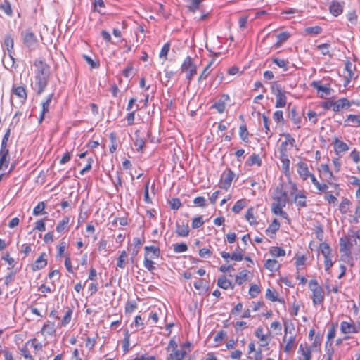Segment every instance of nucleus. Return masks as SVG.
Segmentation results:
<instances>
[{
    "label": "nucleus",
    "mask_w": 360,
    "mask_h": 360,
    "mask_svg": "<svg viewBox=\"0 0 360 360\" xmlns=\"http://www.w3.org/2000/svg\"><path fill=\"white\" fill-rule=\"evenodd\" d=\"M53 96V94H49L46 97V100L44 102H42V103H41L42 110H41V114L39 116V122H42V120L44 119L45 114L49 112V108H50V104L52 101Z\"/></svg>",
    "instance_id": "16"
},
{
    "label": "nucleus",
    "mask_w": 360,
    "mask_h": 360,
    "mask_svg": "<svg viewBox=\"0 0 360 360\" xmlns=\"http://www.w3.org/2000/svg\"><path fill=\"white\" fill-rule=\"evenodd\" d=\"M270 254L275 257H282L285 255V251L279 247H272L270 249Z\"/></svg>",
    "instance_id": "41"
},
{
    "label": "nucleus",
    "mask_w": 360,
    "mask_h": 360,
    "mask_svg": "<svg viewBox=\"0 0 360 360\" xmlns=\"http://www.w3.org/2000/svg\"><path fill=\"white\" fill-rule=\"evenodd\" d=\"M346 17H347V19L348 20V21H349L351 24H352V25H356V24L358 17H357V15H356V11H349V12L346 15Z\"/></svg>",
    "instance_id": "56"
},
{
    "label": "nucleus",
    "mask_w": 360,
    "mask_h": 360,
    "mask_svg": "<svg viewBox=\"0 0 360 360\" xmlns=\"http://www.w3.org/2000/svg\"><path fill=\"white\" fill-rule=\"evenodd\" d=\"M295 347V336L290 335L286 340V344L284 347V352L290 353Z\"/></svg>",
    "instance_id": "31"
},
{
    "label": "nucleus",
    "mask_w": 360,
    "mask_h": 360,
    "mask_svg": "<svg viewBox=\"0 0 360 360\" xmlns=\"http://www.w3.org/2000/svg\"><path fill=\"white\" fill-rule=\"evenodd\" d=\"M12 92L16 95L24 103L27 97V91L24 86H15L12 88Z\"/></svg>",
    "instance_id": "22"
},
{
    "label": "nucleus",
    "mask_w": 360,
    "mask_h": 360,
    "mask_svg": "<svg viewBox=\"0 0 360 360\" xmlns=\"http://www.w3.org/2000/svg\"><path fill=\"white\" fill-rule=\"evenodd\" d=\"M291 120L292 122L297 125V127L300 128L301 117L297 115L296 110L292 109L291 111Z\"/></svg>",
    "instance_id": "50"
},
{
    "label": "nucleus",
    "mask_w": 360,
    "mask_h": 360,
    "mask_svg": "<svg viewBox=\"0 0 360 360\" xmlns=\"http://www.w3.org/2000/svg\"><path fill=\"white\" fill-rule=\"evenodd\" d=\"M212 108L216 109L218 112L222 113L225 110L226 105H225L224 101H219L214 103L212 105Z\"/></svg>",
    "instance_id": "54"
},
{
    "label": "nucleus",
    "mask_w": 360,
    "mask_h": 360,
    "mask_svg": "<svg viewBox=\"0 0 360 360\" xmlns=\"http://www.w3.org/2000/svg\"><path fill=\"white\" fill-rule=\"evenodd\" d=\"M144 250L146 251V255L150 259H157L160 257V248L153 245L145 246Z\"/></svg>",
    "instance_id": "18"
},
{
    "label": "nucleus",
    "mask_w": 360,
    "mask_h": 360,
    "mask_svg": "<svg viewBox=\"0 0 360 360\" xmlns=\"http://www.w3.org/2000/svg\"><path fill=\"white\" fill-rule=\"evenodd\" d=\"M320 249H321V253L324 257H326V256H330L331 249L328 243H321Z\"/></svg>",
    "instance_id": "47"
},
{
    "label": "nucleus",
    "mask_w": 360,
    "mask_h": 360,
    "mask_svg": "<svg viewBox=\"0 0 360 360\" xmlns=\"http://www.w3.org/2000/svg\"><path fill=\"white\" fill-rule=\"evenodd\" d=\"M189 3L188 9L190 11L195 12L200 6V3L202 0H186Z\"/></svg>",
    "instance_id": "43"
},
{
    "label": "nucleus",
    "mask_w": 360,
    "mask_h": 360,
    "mask_svg": "<svg viewBox=\"0 0 360 360\" xmlns=\"http://www.w3.org/2000/svg\"><path fill=\"white\" fill-rule=\"evenodd\" d=\"M351 202L347 198H344L340 205H339V210L342 214H347L349 211V205Z\"/></svg>",
    "instance_id": "37"
},
{
    "label": "nucleus",
    "mask_w": 360,
    "mask_h": 360,
    "mask_svg": "<svg viewBox=\"0 0 360 360\" xmlns=\"http://www.w3.org/2000/svg\"><path fill=\"white\" fill-rule=\"evenodd\" d=\"M213 63V60L211 61L205 68V69L203 70L202 72L201 73V75H200V77H198V82H201L202 80L203 79H205L208 75H210V71H209V69L210 68L212 64Z\"/></svg>",
    "instance_id": "58"
},
{
    "label": "nucleus",
    "mask_w": 360,
    "mask_h": 360,
    "mask_svg": "<svg viewBox=\"0 0 360 360\" xmlns=\"http://www.w3.org/2000/svg\"><path fill=\"white\" fill-rule=\"evenodd\" d=\"M173 249L175 253H181L187 251L188 246L184 243H176L173 245Z\"/></svg>",
    "instance_id": "44"
},
{
    "label": "nucleus",
    "mask_w": 360,
    "mask_h": 360,
    "mask_svg": "<svg viewBox=\"0 0 360 360\" xmlns=\"http://www.w3.org/2000/svg\"><path fill=\"white\" fill-rule=\"evenodd\" d=\"M271 92L273 94L276 96V108H283L286 105V96H285V91H284L281 84H279L278 82H275L272 84L271 87Z\"/></svg>",
    "instance_id": "4"
},
{
    "label": "nucleus",
    "mask_w": 360,
    "mask_h": 360,
    "mask_svg": "<svg viewBox=\"0 0 360 360\" xmlns=\"http://www.w3.org/2000/svg\"><path fill=\"white\" fill-rule=\"evenodd\" d=\"M46 205L44 202H39L33 209V214L34 216H39L41 214L44 210Z\"/></svg>",
    "instance_id": "55"
},
{
    "label": "nucleus",
    "mask_w": 360,
    "mask_h": 360,
    "mask_svg": "<svg viewBox=\"0 0 360 360\" xmlns=\"http://www.w3.org/2000/svg\"><path fill=\"white\" fill-rule=\"evenodd\" d=\"M345 70L347 72V77L352 79L354 77L355 65L350 61L347 60L345 63Z\"/></svg>",
    "instance_id": "36"
},
{
    "label": "nucleus",
    "mask_w": 360,
    "mask_h": 360,
    "mask_svg": "<svg viewBox=\"0 0 360 360\" xmlns=\"http://www.w3.org/2000/svg\"><path fill=\"white\" fill-rule=\"evenodd\" d=\"M42 334L52 335L56 333L55 325L53 323L48 322L45 323L41 328Z\"/></svg>",
    "instance_id": "32"
},
{
    "label": "nucleus",
    "mask_w": 360,
    "mask_h": 360,
    "mask_svg": "<svg viewBox=\"0 0 360 360\" xmlns=\"http://www.w3.org/2000/svg\"><path fill=\"white\" fill-rule=\"evenodd\" d=\"M324 300V293L322 288L314 289L312 292V302L314 305L321 304Z\"/></svg>",
    "instance_id": "14"
},
{
    "label": "nucleus",
    "mask_w": 360,
    "mask_h": 360,
    "mask_svg": "<svg viewBox=\"0 0 360 360\" xmlns=\"http://www.w3.org/2000/svg\"><path fill=\"white\" fill-rule=\"evenodd\" d=\"M0 9L8 16L13 15L11 5L8 0H0Z\"/></svg>",
    "instance_id": "26"
},
{
    "label": "nucleus",
    "mask_w": 360,
    "mask_h": 360,
    "mask_svg": "<svg viewBox=\"0 0 360 360\" xmlns=\"http://www.w3.org/2000/svg\"><path fill=\"white\" fill-rule=\"evenodd\" d=\"M273 63L276 64L278 67L283 68V70L285 71H287L288 69V62L284 59L276 58L273 59Z\"/></svg>",
    "instance_id": "42"
},
{
    "label": "nucleus",
    "mask_w": 360,
    "mask_h": 360,
    "mask_svg": "<svg viewBox=\"0 0 360 360\" xmlns=\"http://www.w3.org/2000/svg\"><path fill=\"white\" fill-rule=\"evenodd\" d=\"M282 110H276L274 112L273 118L276 123H283L284 118Z\"/></svg>",
    "instance_id": "59"
},
{
    "label": "nucleus",
    "mask_w": 360,
    "mask_h": 360,
    "mask_svg": "<svg viewBox=\"0 0 360 360\" xmlns=\"http://www.w3.org/2000/svg\"><path fill=\"white\" fill-rule=\"evenodd\" d=\"M217 285L224 290L229 288L233 289L234 286L232 285L231 282L226 278L224 276H221L217 280Z\"/></svg>",
    "instance_id": "25"
},
{
    "label": "nucleus",
    "mask_w": 360,
    "mask_h": 360,
    "mask_svg": "<svg viewBox=\"0 0 360 360\" xmlns=\"http://www.w3.org/2000/svg\"><path fill=\"white\" fill-rule=\"evenodd\" d=\"M143 266L149 271H152L155 269L154 262L152 261L150 258H148V257L147 256H145L144 257Z\"/></svg>",
    "instance_id": "52"
},
{
    "label": "nucleus",
    "mask_w": 360,
    "mask_h": 360,
    "mask_svg": "<svg viewBox=\"0 0 360 360\" xmlns=\"http://www.w3.org/2000/svg\"><path fill=\"white\" fill-rule=\"evenodd\" d=\"M345 127H360V115L349 114L344 122Z\"/></svg>",
    "instance_id": "11"
},
{
    "label": "nucleus",
    "mask_w": 360,
    "mask_h": 360,
    "mask_svg": "<svg viewBox=\"0 0 360 360\" xmlns=\"http://www.w3.org/2000/svg\"><path fill=\"white\" fill-rule=\"evenodd\" d=\"M353 103L354 102L349 101L346 98H340L335 101H333V111L335 112H338L341 110L349 109Z\"/></svg>",
    "instance_id": "7"
},
{
    "label": "nucleus",
    "mask_w": 360,
    "mask_h": 360,
    "mask_svg": "<svg viewBox=\"0 0 360 360\" xmlns=\"http://www.w3.org/2000/svg\"><path fill=\"white\" fill-rule=\"evenodd\" d=\"M36 68L34 71V86L37 94H41L45 90L50 75V66L44 60L36 59L33 63Z\"/></svg>",
    "instance_id": "1"
},
{
    "label": "nucleus",
    "mask_w": 360,
    "mask_h": 360,
    "mask_svg": "<svg viewBox=\"0 0 360 360\" xmlns=\"http://www.w3.org/2000/svg\"><path fill=\"white\" fill-rule=\"evenodd\" d=\"M70 222V217L65 216L63 219L57 224L56 230L58 233H62L68 226Z\"/></svg>",
    "instance_id": "34"
},
{
    "label": "nucleus",
    "mask_w": 360,
    "mask_h": 360,
    "mask_svg": "<svg viewBox=\"0 0 360 360\" xmlns=\"http://www.w3.org/2000/svg\"><path fill=\"white\" fill-rule=\"evenodd\" d=\"M260 292V289L259 286L256 284H252L250 285L249 289V294L251 297H256Z\"/></svg>",
    "instance_id": "60"
},
{
    "label": "nucleus",
    "mask_w": 360,
    "mask_h": 360,
    "mask_svg": "<svg viewBox=\"0 0 360 360\" xmlns=\"http://www.w3.org/2000/svg\"><path fill=\"white\" fill-rule=\"evenodd\" d=\"M132 360H157L154 356H148L146 354L137 355Z\"/></svg>",
    "instance_id": "64"
},
{
    "label": "nucleus",
    "mask_w": 360,
    "mask_h": 360,
    "mask_svg": "<svg viewBox=\"0 0 360 360\" xmlns=\"http://www.w3.org/2000/svg\"><path fill=\"white\" fill-rule=\"evenodd\" d=\"M306 198V195L302 191H299L295 195L294 201L299 210L307 207Z\"/></svg>",
    "instance_id": "19"
},
{
    "label": "nucleus",
    "mask_w": 360,
    "mask_h": 360,
    "mask_svg": "<svg viewBox=\"0 0 360 360\" xmlns=\"http://www.w3.org/2000/svg\"><path fill=\"white\" fill-rule=\"evenodd\" d=\"M333 145L334 150L337 155H340V153H345L349 150L348 145L338 138L335 139Z\"/></svg>",
    "instance_id": "13"
},
{
    "label": "nucleus",
    "mask_w": 360,
    "mask_h": 360,
    "mask_svg": "<svg viewBox=\"0 0 360 360\" xmlns=\"http://www.w3.org/2000/svg\"><path fill=\"white\" fill-rule=\"evenodd\" d=\"M46 253H41L32 265V270H39L47 264V259L45 258Z\"/></svg>",
    "instance_id": "21"
},
{
    "label": "nucleus",
    "mask_w": 360,
    "mask_h": 360,
    "mask_svg": "<svg viewBox=\"0 0 360 360\" xmlns=\"http://www.w3.org/2000/svg\"><path fill=\"white\" fill-rule=\"evenodd\" d=\"M273 199L274 202L272 203L286 205L288 202L287 192L282 188H277Z\"/></svg>",
    "instance_id": "9"
},
{
    "label": "nucleus",
    "mask_w": 360,
    "mask_h": 360,
    "mask_svg": "<svg viewBox=\"0 0 360 360\" xmlns=\"http://www.w3.org/2000/svg\"><path fill=\"white\" fill-rule=\"evenodd\" d=\"M264 266L270 271L275 272L279 269L280 264L276 259H269L266 261Z\"/></svg>",
    "instance_id": "27"
},
{
    "label": "nucleus",
    "mask_w": 360,
    "mask_h": 360,
    "mask_svg": "<svg viewBox=\"0 0 360 360\" xmlns=\"http://www.w3.org/2000/svg\"><path fill=\"white\" fill-rule=\"evenodd\" d=\"M204 224V221L202 216L195 217L192 221V228L198 229L202 226Z\"/></svg>",
    "instance_id": "57"
},
{
    "label": "nucleus",
    "mask_w": 360,
    "mask_h": 360,
    "mask_svg": "<svg viewBox=\"0 0 360 360\" xmlns=\"http://www.w3.org/2000/svg\"><path fill=\"white\" fill-rule=\"evenodd\" d=\"M176 233L179 236L186 237L189 233V229L187 224H176Z\"/></svg>",
    "instance_id": "29"
},
{
    "label": "nucleus",
    "mask_w": 360,
    "mask_h": 360,
    "mask_svg": "<svg viewBox=\"0 0 360 360\" xmlns=\"http://www.w3.org/2000/svg\"><path fill=\"white\" fill-rule=\"evenodd\" d=\"M249 271L247 270L241 271L236 276V282L238 285H242L244 282L248 280V275Z\"/></svg>",
    "instance_id": "38"
},
{
    "label": "nucleus",
    "mask_w": 360,
    "mask_h": 360,
    "mask_svg": "<svg viewBox=\"0 0 360 360\" xmlns=\"http://www.w3.org/2000/svg\"><path fill=\"white\" fill-rule=\"evenodd\" d=\"M187 354V351L185 349H172L169 354V360H182Z\"/></svg>",
    "instance_id": "23"
},
{
    "label": "nucleus",
    "mask_w": 360,
    "mask_h": 360,
    "mask_svg": "<svg viewBox=\"0 0 360 360\" xmlns=\"http://www.w3.org/2000/svg\"><path fill=\"white\" fill-rule=\"evenodd\" d=\"M255 335L259 340L260 347H265L269 345V339L266 335L264 334V330L262 327L257 328Z\"/></svg>",
    "instance_id": "12"
},
{
    "label": "nucleus",
    "mask_w": 360,
    "mask_h": 360,
    "mask_svg": "<svg viewBox=\"0 0 360 360\" xmlns=\"http://www.w3.org/2000/svg\"><path fill=\"white\" fill-rule=\"evenodd\" d=\"M234 176L235 174L233 172L229 169L227 172H225L221 174L219 181V187L226 191L228 190L231 185Z\"/></svg>",
    "instance_id": "6"
},
{
    "label": "nucleus",
    "mask_w": 360,
    "mask_h": 360,
    "mask_svg": "<svg viewBox=\"0 0 360 360\" xmlns=\"http://www.w3.org/2000/svg\"><path fill=\"white\" fill-rule=\"evenodd\" d=\"M246 164L249 166L257 165L259 167L262 165V159L258 154L254 153L249 157Z\"/></svg>",
    "instance_id": "30"
},
{
    "label": "nucleus",
    "mask_w": 360,
    "mask_h": 360,
    "mask_svg": "<svg viewBox=\"0 0 360 360\" xmlns=\"http://www.w3.org/2000/svg\"><path fill=\"white\" fill-rule=\"evenodd\" d=\"M354 243H356V240L351 235H347L340 238V252L342 257L347 258L351 257L352 249Z\"/></svg>",
    "instance_id": "3"
},
{
    "label": "nucleus",
    "mask_w": 360,
    "mask_h": 360,
    "mask_svg": "<svg viewBox=\"0 0 360 360\" xmlns=\"http://www.w3.org/2000/svg\"><path fill=\"white\" fill-rule=\"evenodd\" d=\"M181 70L185 73L186 79L190 83L197 73V66L191 56H187L184 59L181 66Z\"/></svg>",
    "instance_id": "2"
},
{
    "label": "nucleus",
    "mask_w": 360,
    "mask_h": 360,
    "mask_svg": "<svg viewBox=\"0 0 360 360\" xmlns=\"http://www.w3.org/2000/svg\"><path fill=\"white\" fill-rule=\"evenodd\" d=\"M282 162V169L284 174L288 176L290 174V160L287 155H282L281 158Z\"/></svg>",
    "instance_id": "35"
},
{
    "label": "nucleus",
    "mask_w": 360,
    "mask_h": 360,
    "mask_svg": "<svg viewBox=\"0 0 360 360\" xmlns=\"http://www.w3.org/2000/svg\"><path fill=\"white\" fill-rule=\"evenodd\" d=\"M9 162V151L8 150H0V170L4 167H8Z\"/></svg>",
    "instance_id": "24"
},
{
    "label": "nucleus",
    "mask_w": 360,
    "mask_h": 360,
    "mask_svg": "<svg viewBox=\"0 0 360 360\" xmlns=\"http://www.w3.org/2000/svg\"><path fill=\"white\" fill-rule=\"evenodd\" d=\"M297 173L304 181L307 180L311 174L307 163L304 162L298 163Z\"/></svg>",
    "instance_id": "15"
},
{
    "label": "nucleus",
    "mask_w": 360,
    "mask_h": 360,
    "mask_svg": "<svg viewBox=\"0 0 360 360\" xmlns=\"http://www.w3.org/2000/svg\"><path fill=\"white\" fill-rule=\"evenodd\" d=\"M283 136L285 137V141L281 143V146L290 145L291 147L294 146L295 143V139L290 134H284Z\"/></svg>",
    "instance_id": "51"
},
{
    "label": "nucleus",
    "mask_w": 360,
    "mask_h": 360,
    "mask_svg": "<svg viewBox=\"0 0 360 360\" xmlns=\"http://www.w3.org/2000/svg\"><path fill=\"white\" fill-rule=\"evenodd\" d=\"M305 31L308 34H319L322 32V28L320 26L309 27Z\"/></svg>",
    "instance_id": "62"
},
{
    "label": "nucleus",
    "mask_w": 360,
    "mask_h": 360,
    "mask_svg": "<svg viewBox=\"0 0 360 360\" xmlns=\"http://www.w3.org/2000/svg\"><path fill=\"white\" fill-rule=\"evenodd\" d=\"M169 49H170L169 43L165 44L160 50V52L159 53V57L160 58H164V60H167V56Z\"/></svg>",
    "instance_id": "48"
},
{
    "label": "nucleus",
    "mask_w": 360,
    "mask_h": 360,
    "mask_svg": "<svg viewBox=\"0 0 360 360\" xmlns=\"http://www.w3.org/2000/svg\"><path fill=\"white\" fill-rule=\"evenodd\" d=\"M297 353L300 355V356L299 357L300 360L311 359V347L307 343H302L300 345Z\"/></svg>",
    "instance_id": "8"
},
{
    "label": "nucleus",
    "mask_w": 360,
    "mask_h": 360,
    "mask_svg": "<svg viewBox=\"0 0 360 360\" xmlns=\"http://www.w3.org/2000/svg\"><path fill=\"white\" fill-rule=\"evenodd\" d=\"M239 130V134L241 139L244 141H248L247 140L248 138V131L245 125H242L240 127Z\"/></svg>",
    "instance_id": "63"
},
{
    "label": "nucleus",
    "mask_w": 360,
    "mask_h": 360,
    "mask_svg": "<svg viewBox=\"0 0 360 360\" xmlns=\"http://www.w3.org/2000/svg\"><path fill=\"white\" fill-rule=\"evenodd\" d=\"M246 200L245 199H240L236 202L234 205L232 207V211L234 213H239L245 206Z\"/></svg>",
    "instance_id": "39"
},
{
    "label": "nucleus",
    "mask_w": 360,
    "mask_h": 360,
    "mask_svg": "<svg viewBox=\"0 0 360 360\" xmlns=\"http://www.w3.org/2000/svg\"><path fill=\"white\" fill-rule=\"evenodd\" d=\"M344 5V1L333 0L329 6V11L333 16L338 17L342 13Z\"/></svg>",
    "instance_id": "10"
},
{
    "label": "nucleus",
    "mask_w": 360,
    "mask_h": 360,
    "mask_svg": "<svg viewBox=\"0 0 360 360\" xmlns=\"http://www.w3.org/2000/svg\"><path fill=\"white\" fill-rule=\"evenodd\" d=\"M130 347V333L127 328L124 329V339L122 340V349L124 353L129 351Z\"/></svg>",
    "instance_id": "28"
},
{
    "label": "nucleus",
    "mask_w": 360,
    "mask_h": 360,
    "mask_svg": "<svg viewBox=\"0 0 360 360\" xmlns=\"http://www.w3.org/2000/svg\"><path fill=\"white\" fill-rule=\"evenodd\" d=\"M330 44H321L316 46L317 49L321 51L323 56H328L330 54Z\"/></svg>",
    "instance_id": "45"
},
{
    "label": "nucleus",
    "mask_w": 360,
    "mask_h": 360,
    "mask_svg": "<svg viewBox=\"0 0 360 360\" xmlns=\"http://www.w3.org/2000/svg\"><path fill=\"white\" fill-rule=\"evenodd\" d=\"M243 259V251L238 245L235 251L231 254V259L236 262H240Z\"/></svg>",
    "instance_id": "40"
},
{
    "label": "nucleus",
    "mask_w": 360,
    "mask_h": 360,
    "mask_svg": "<svg viewBox=\"0 0 360 360\" xmlns=\"http://www.w3.org/2000/svg\"><path fill=\"white\" fill-rule=\"evenodd\" d=\"M255 214V209L254 207H251L248 209L246 214H245V219L246 220L250 223V225L257 224V220L256 218L254 216Z\"/></svg>",
    "instance_id": "33"
},
{
    "label": "nucleus",
    "mask_w": 360,
    "mask_h": 360,
    "mask_svg": "<svg viewBox=\"0 0 360 360\" xmlns=\"http://www.w3.org/2000/svg\"><path fill=\"white\" fill-rule=\"evenodd\" d=\"M280 223L277 219H274L271 224L269 226L266 232H271L272 233H275L276 231L279 229Z\"/></svg>",
    "instance_id": "46"
},
{
    "label": "nucleus",
    "mask_w": 360,
    "mask_h": 360,
    "mask_svg": "<svg viewBox=\"0 0 360 360\" xmlns=\"http://www.w3.org/2000/svg\"><path fill=\"white\" fill-rule=\"evenodd\" d=\"M21 36L25 46L30 49L35 48L37 44V39L34 32L30 30H26L21 32Z\"/></svg>",
    "instance_id": "5"
},
{
    "label": "nucleus",
    "mask_w": 360,
    "mask_h": 360,
    "mask_svg": "<svg viewBox=\"0 0 360 360\" xmlns=\"http://www.w3.org/2000/svg\"><path fill=\"white\" fill-rule=\"evenodd\" d=\"M21 355L27 360H34V359L31 355L30 351L28 350L26 346L22 347L20 349Z\"/></svg>",
    "instance_id": "61"
},
{
    "label": "nucleus",
    "mask_w": 360,
    "mask_h": 360,
    "mask_svg": "<svg viewBox=\"0 0 360 360\" xmlns=\"http://www.w3.org/2000/svg\"><path fill=\"white\" fill-rule=\"evenodd\" d=\"M127 258V252L126 251H122L119 256L117 261V266L121 269H123L124 267V262L125 259Z\"/></svg>",
    "instance_id": "53"
},
{
    "label": "nucleus",
    "mask_w": 360,
    "mask_h": 360,
    "mask_svg": "<svg viewBox=\"0 0 360 360\" xmlns=\"http://www.w3.org/2000/svg\"><path fill=\"white\" fill-rule=\"evenodd\" d=\"M325 352H326V357L333 358V355L334 353V349L333 347V342H328V341H326V345H325Z\"/></svg>",
    "instance_id": "49"
},
{
    "label": "nucleus",
    "mask_w": 360,
    "mask_h": 360,
    "mask_svg": "<svg viewBox=\"0 0 360 360\" xmlns=\"http://www.w3.org/2000/svg\"><path fill=\"white\" fill-rule=\"evenodd\" d=\"M340 330L344 334L354 333V323L351 321H342L340 326Z\"/></svg>",
    "instance_id": "20"
},
{
    "label": "nucleus",
    "mask_w": 360,
    "mask_h": 360,
    "mask_svg": "<svg viewBox=\"0 0 360 360\" xmlns=\"http://www.w3.org/2000/svg\"><path fill=\"white\" fill-rule=\"evenodd\" d=\"M311 86L317 90L318 92L323 93L321 95V98H323L324 96H329L331 93V89L328 86H322L321 84L320 81H314L311 83Z\"/></svg>",
    "instance_id": "17"
}]
</instances>
